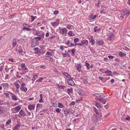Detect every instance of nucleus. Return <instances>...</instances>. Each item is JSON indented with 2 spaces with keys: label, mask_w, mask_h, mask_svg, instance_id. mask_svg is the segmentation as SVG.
Wrapping results in <instances>:
<instances>
[{
  "label": "nucleus",
  "mask_w": 130,
  "mask_h": 130,
  "mask_svg": "<svg viewBox=\"0 0 130 130\" xmlns=\"http://www.w3.org/2000/svg\"><path fill=\"white\" fill-rule=\"evenodd\" d=\"M107 36L108 37L107 38L109 40H114L115 38L114 35L111 33H108L107 34Z\"/></svg>",
  "instance_id": "1"
},
{
  "label": "nucleus",
  "mask_w": 130,
  "mask_h": 130,
  "mask_svg": "<svg viewBox=\"0 0 130 130\" xmlns=\"http://www.w3.org/2000/svg\"><path fill=\"white\" fill-rule=\"evenodd\" d=\"M38 40L37 39L33 40L31 44L32 46L34 47L37 46L38 44Z\"/></svg>",
  "instance_id": "2"
},
{
  "label": "nucleus",
  "mask_w": 130,
  "mask_h": 130,
  "mask_svg": "<svg viewBox=\"0 0 130 130\" xmlns=\"http://www.w3.org/2000/svg\"><path fill=\"white\" fill-rule=\"evenodd\" d=\"M44 58L45 59L49 60L51 62H54V61L53 59L49 56H45Z\"/></svg>",
  "instance_id": "3"
},
{
  "label": "nucleus",
  "mask_w": 130,
  "mask_h": 130,
  "mask_svg": "<svg viewBox=\"0 0 130 130\" xmlns=\"http://www.w3.org/2000/svg\"><path fill=\"white\" fill-rule=\"evenodd\" d=\"M68 83L69 85L71 86H73L75 84V83L74 81L72 80V79H68Z\"/></svg>",
  "instance_id": "4"
},
{
  "label": "nucleus",
  "mask_w": 130,
  "mask_h": 130,
  "mask_svg": "<svg viewBox=\"0 0 130 130\" xmlns=\"http://www.w3.org/2000/svg\"><path fill=\"white\" fill-rule=\"evenodd\" d=\"M93 120L94 123H96L97 122L98 116L96 115H94L93 116Z\"/></svg>",
  "instance_id": "5"
},
{
  "label": "nucleus",
  "mask_w": 130,
  "mask_h": 130,
  "mask_svg": "<svg viewBox=\"0 0 130 130\" xmlns=\"http://www.w3.org/2000/svg\"><path fill=\"white\" fill-rule=\"evenodd\" d=\"M100 94V95H99V97L100 98H102V97H105V96L104 94L103 93H96L94 94L93 95L94 96H95L97 97H98V96H97V95H99V94Z\"/></svg>",
  "instance_id": "6"
},
{
  "label": "nucleus",
  "mask_w": 130,
  "mask_h": 130,
  "mask_svg": "<svg viewBox=\"0 0 130 130\" xmlns=\"http://www.w3.org/2000/svg\"><path fill=\"white\" fill-rule=\"evenodd\" d=\"M97 16L96 15H93V14H91L89 15V20H94L95 18Z\"/></svg>",
  "instance_id": "7"
},
{
  "label": "nucleus",
  "mask_w": 130,
  "mask_h": 130,
  "mask_svg": "<svg viewBox=\"0 0 130 130\" xmlns=\"http://www.w3.org/2000/svg\"><path fill=\"white\" fill-rule=\"evenodd\" d=\"M21 69L22 70L24 71L26 70L27 68L25 67V64L24 63H21Z\"/></svg>",
  "instance_id": "8"
},
{
  "label": "nucleus",
  "mask_w": 130,
  "mask_h": 130,
  "mask_svg": "<svg viewBox=\"0 0 130 130\" xmlns=\"http://www.w3.org/2000/svg\"><path fill=\"white\" fill-rule=\"evenodd\" d=\"M88 41L86 40H82L81 43H82L83 45H88Z\"/></svg>",
  "instance_id": "9"
},
{
  "label": "nucleus",
  "mask_w": 130,
  "mask_h": 130,
  "mask_svg": "<svg viewBox=\"0 0 130 130\" xmlns=\"http://www.w3.org/2000/svg\"><path fill=\"white\" fill-rule=\"evenodd\" d=\"M77 67V70L79 72H82V71L81 70V69L82 67L81 65L79 64H77L76 66Z\"/></svg>",
  "instance_id": "10"
},
{
  "label": "nucleus",
  "mask_w": 130,
  "mask_h": 130,
  "mask_svg": "<svg viewBox=\"0 0 130 130\" xmlns=\"http://www.w3.org/2000/svg\"><path fill=\"white\" fill-rule=\"evenodd\" d=\"M60 30H62V34H67V30L66 28H63L62 29L61 28L60 29Z\"/></svg>",
  "instance_id": "11"
},
{
  "label": "nucleus",
  "mask_w": 130,
  "mask_h": 130,
  "mask_svg": "<svg viewBox=\"0 0 130 130\" xmlns=\"http://www.w3.org/2000/svg\"><path fill=\"white\" fill-rule=\"evenodd\" d=\"M112 72H111L108 70H107L106 71H105L104 73L106 74V76H110L112 75V74H111Z\"/></svg>",
  "instance_id": "12"
},
{
  "label": "nucleus",
  "mask_w": 130,
  "mask_h": 130,
  "mask_svg": "<svg viewBox=\"0 0 130 130\" xmlns=\"http://www.w3.org/2000/svg\"><path fill=\"white\" fill-rule=\"evenodd\" d=\"M99 100L100 102H101L103 104H105L106 102V100L104 98H100L99 99Z\"/></svg>",
  "instance_id": "13"
},
{
  "label": "nucleus",
  "mask_w": 130,
  "mask_h": 130,
  "mask_svg": "<svg viewBox=\"0 0 130 130\" xmlns=\"http://www.w3.org/2000/svg\"><path fill=\"white\" fill-rule=\"evenodd\" d=\"M12 44L13 47H14L17 44V40L15 38L13 39Z\"/></svg>",
  "instance_id": "14"
},
{
  "label": "nucleus",
  "mask_w": 130,
  "mask_h": 130,
  "mask_svg": "<svg viewBox=\"0 0 130 130\" xmlns=\"http://www.w3.org/2000/svg\"><path fill=\"white\" fill-rule=\"evenodd\" d=\"M43 52V50L42 49H40L39 50H38L36 52V53L40 55L41 53H42Z\"/></svg>",
  "instance_id": "15"
},
{
  "label": "nucleus",
  "mask_w": 130,
  "mask_h": 130,
  "mask_svg": "<svg viewBox=\"0 0 130 130\" xmlns=\"http://www.w3.org/2000/svg\"><path fill=\"white\" fill-rule=\"evenodd\" d=\"M19 114L21 116H24L26 115L25 113L22 110V109H21L20 110L19 112Z\"/></svg>",
  "instance_id": "16"
},
{
  "label": "nucleus",
  "mask_w": 130,
  "mask_h": 130,
  "mask_svg": "<svg viewBox=\"0 0 130 130\" xmlns=\"http://www.w3.org/2000/svg\"><path fill=\"white\" fill-rule=\"evenodd\" d=\"M89 40L90 43H91L92 44L94 45V44L95 43V41L93 39L92 36L91 38L90 39H89Z\"/></svg>",
  "instance_id": "17"
},
{
  "label": "nucleus",
  "mask_w": 130,
  "mask_h": 130,
  "mask_svg": "<svg viewBox=\"0 0 130 130\" xmlns=\"http://www.w3.org/2000/svg\"><path fill=\"white\" fill-rule=\"evenodd\" d=\"M20 127L19 124H17L14 127L13 130H18Z\"/></svg>",
  "instance_id": "18"
},
{
  "label": "nucleus",
  "mask_w": 130,
  "mask_h": 130,
  "mask_svg": "<svg viewBox=\"0 0 130 130\" xmlns=\"http://www.w3.org/2000/svg\"><path fill=\"white\" fill-rule=\"evenodd\" d=\"M64 112L66 115L67 116L70 112V111L68 109H66L64 111Z\"/></svg>",
  "instance_id": "19"
},
{
  "label": "nucleus",
  "mask_w": 130,
  "mask_h": 130,
  "mask_svg": "<svg viewBox=\"0 0 130 130\" xmlns=\"http://www.w3.org/2000/svg\"><path fill=\"white\" fill-rule=\"evenodd\" d=\"M35 106H33L31 105H30L28 106V108L30 110H32L34 109L35 108Z\"/></svg>",
  "instance_id": "20"
},
{
  "label": "nucleus",
  "mask_w": 130,
  "mask_h": 130,
  "mask_svg": "<svg viewBox=\"0 0 130 130\" xmlns=\"http://www.w3.org/2000/svg\"><path fill=\"white\" fill-rule=\"evenodd\" d=\"M73 88H71L70 89L68 88L67 89V91L68 94H69V93H71L73 92Z\"/></svg>",
  "instance_id": "21"
},
{
  "label": "nucleus",
  "mask_w": 130,
  "mask_h": 130,
  "mask_svg": "<svg viewBox=\"0 0 130 130\" xmlns=\"http://www.w3.org/2000/svg\"><path fill=\"white\" fill-rule=\"evenodd\" d=\"M12 94H13V95L11 96L12 100L14 101H17L18 100L16 96L13 95L12 93Z\"/></svg>",
  "instance_id": "22"
},
{
  "label": "nucleus",
  "mask_w": 130,
  "mask_h": 130,
  "mask_svg": "<svg viewBox=\"0 0 130 130\" xmlns=\"http://www.w3.org/2000/svg\"><path fill=\"white\" fill-rule=\"evenodd\" d=\"M78 93L80 95L84 96L85 93L84 92L82 91H80L78 92Z\"/></svg>",
  "instance_id": "23"
},
{
  "label": "nucleus",
  "mask_w": 130,
  "mask_h": 130,
  "mask_svg": "<svg viewBox=\"0 0 130 130\" xmlns=\"http://www.w3.org/2000/svg\"><path fill=\"white\" fill-rule=\"evenodd\" d=\"M21 108L20 106H18L15 107L14 108V109L15 111H18Z\"/></svg>",
  "instance_id": "24"
},
{
  "label": "nucleus",
  "mask_w": 130,
  "mask_h": 130,
  "mask_svg": "<svg viewBox=\"0 0 130 130\" xmlns=\"http://www.w3.org/2000/svg\"><path fill=\"white\" fill-rule=\"evenodd\" d=\"M119 55L121 57H124L125 55H126V54L122 53L121 52H120L119 53Z\"/></svg>",
  "instance_id": "25"
},
{
  "label": "nucleus",
  "mask_w": 130,
  "mask_h": 130,
  "mask_svg": "<svg viewBox=\"0 0 130 130\" xmlns=\"http://www.w3.org/2000/svg\"><path fill=\"white\" fill-rule=\"evenodd\" d=\"M101 2L100 1H99L98 2V3H95V5L97 7H98L99 8L100 7V5L101 4Z\"/></svg>",
  "instance_id": "26"
},
{
  "label": "nucleus",
  "mask_w": 130,
  "mask_h": 130,
  "mask_svg": "<svg viewBox=\"0 0 130 130\" xmlns=\"http://www.w3.org/2000/svg\"><path fill=\"white\" fill-rule=\"evenodd\" d=\"M79 40V39L78 38H75L74 39V41L75 44H76L77 43V42H78Z\"/></svg>",
  "instance_id": "27"
},
{
  "label": "nucleus",
  "mask_w": 130,
  "mask_h": 130,
  "mask_svg": "<svg viewBox=\"0 0 130 130\" xmlns=\"http://www.w3.org/2000/svg\"><path fill=\"white\" fill-rule=\"evenodd\" d=\"M95 105L98 109H101L102 107L98 103H96Z\"/></svg>",
  "instance_id": "28"
},
{
  "label": "nucleus",
  "mask_w": 130,
  "mask_h": 130,
  "mask_svg": "<svg viewBox=\"0 0 130 130\" xmlns=\"http://www.w3.org/2000/svg\"><path fill=\"white\" fill-rule=\"evenodd\" d=\"M14 84L16 87L17 89H18L20 87L19 84L18 82H16L14 83Z\"/></svg>",
  "instance_id": "29"
},
{
  "label": "nucleus",
  "mask_w": 130,
  "mask_h": 130,
  "mask_svg": "<svg viewBox=\"0 0 130 130\" xmlns=\"http://www.w3.org/2000/svg\"><path fill=\"white\" fill-rule=\"evenodd\" d=\"M125 15V14L124 13H123V14H120L119 15V19H123L124 18V16Z\"/></svg>",
  "instance_id": "30"
},
{
  "label": "nucleus",
  "mask_w": 130,
  "mask_h": 130,
  "mask_svg": "<svg viewBox=\"0 0 130 130\" xmlns=\"http://www.w3.org/2000/svg\"><path fill=\"white\" fill-rule=\"evenodd\" d=\"M98 27L95 26L94 27V32H96V31H99L100 30V28H97Z\"/></svg>",
  "instance_id": "31"
},
{
  "label": "nucleus",
  "mask_w": 130,
  "mask_h": 130,
  "mask_svg": "<svg viewBox=\"0 0 130 130\" xmlns=\"http://www.w3.org/2000/svg\"><path fill=\"white\" fill-rule=\"evenodd\" d=\"M21 87H20V89L22 90V89L25 88V84L24 83H23L22 85H21Z\"/></svg>",
  "instance_id": "32"
},
{
  "label": "nucleus",
  "mask_w": 130,
  "mask_h": 130,
  "mask_svg": "<svg viewBox=\"0 0 130 130\" xmlns=\"http://www.w3.org/2000/svg\"><path fill=\"white\" fill-rule=\"evenodd\" d=\"M58 88L59 89H64L66 88V87L64 86H60L58 85Z\"/></svg>",
  "instance_id": "33"
},
{
  "label": "nucleus",
  "mask_w": 130,
  "mask_h": 130,
  "mask_svg": "<svg viewBox=\"0 0 130 130\" xmlns=\"http://www.w3.org/2000/svg\"><path fill=\"white\" fill-rule=\"evenodd\" d=\"M125 13V15H126L127 16L128 15L130 14V10L128 11H127L125 13Z\"/></svg>",
  "instance_id": "34"
},
{
  "label": "nucleus",
  "mask_w": 130,
  "mask_h": 130,
  "mask_svg": "<svg viewBox=\"0 0 130 130\" xmlns=\"http://www.w3.org/2000/svg\"><path fill=\"white\" fill-rule=\"evenodd\" d=\"M1 85H3L4 86H5L6 87H8L9 86V84L7 83H3L1 84Z\"/></svg>",
  "instance_id": "35"
},
{
  "label": "nucleus",
  "mask_w": 130,
  "mask_h": 130,
  "mask_svg": "<svg viewBox=\"0 0 130 130\" xmlns=\"http://www.w3.org/2000/svg\"><path fill=\"white\" fill-rule=\"evenodd\" d=\"M46 55L50 56H52V53L49 51H47V52L46 53Z\"/></svg>",
  "instance_id": "36"
},
{
  "label": "nucleus",
  "mask_w": 130,
  "mask_h": 130,
  "mask_svg": "<svg viewBox=\"0 0 130 130\" xmlns=\"http://www.w3.org/2000/svg\"><path fill=\"white\" fill-rule=\"evenodd\" d=\"M86 66L87 67V69H90V64L88 63H87L86 64Z\"/></svg>",
  "instance_id": "37"
},
{
  "label": "nucleus",
  "mask_w": 130,
  "mask_h": 130,
  "mask_svg": "<svg viewBox=\"0 0 130 130\" xmlns=\"http://www.w3.org/2000/svg\"><path fill=\"white\" fill-rule=\"evenodd\" d=\"M73 31H70L68 33V35L71 36H72L73 35H72Z\"/></svg>",
  "instance_id": "38"
},
{
  "label": "nucleus",
  "mask_w": 130,
  "mask_h": 130,
  "mask_svg": "<svg viewBox=\"0 0 130 130\" xmlns=\"http://www.w3.org/2000/svg\"><path fill=\"white\" fill-rule=\"evenodd\" d=\"M59 11L58 10H55L54 12V14L55 15H56L59 13Z\"/></svg>",
  "instance_id": "39"
},
{
  "label": "nucleus",
  "mask_w": 130,
  "mask_h": 130,
  "mask_svg": "<svg viewBox=\"0 0 130 130\" xmlns=\"http://www.w3.org/2000/svg\"><path fill=\"white\" fill-rule=\"evenodd\" d=\"M93 108L94 110L95 113H96V114H98V112L97 109L94 107Z\"/></svg>",
  "instance_id": "40"
},
{
  "label": "nucleus",
  "mask_w": 130,
  "mask_h": 130,
  "mask_svg": "<svg viewBox=\"0 0 130 130\" xmlns=\"http://www.w3.org/2000/svg\"><path fill=\"white\" fill-rule=\"evenodd\" d=\"M11 122V120H8V121L6 122V126L7 125H8L9 124H10Z\"/></svg>",
  "instance_id": "41"
},
{
  "label": "nucleus",
  "mask_w": 130,
  "mask_h": 130,
  "mask_svg": "<svg viewBox=\"0 0 130 130\" xmlns=\"http://www.w3.org/2000/svg\"><path fill=\"white\" fill-rule=\"evenodd\" d=\"M4 94L5 95L6 97V98H9L10 96L9 95V94L8 93H6V92H4Z\"/></svg>",
  "instance_id": "42"
},
{
  "label": "nucleus",
  "mask_w": 130,
  "mask_h": 130,
  "mask_svg": "<svg viewBox=\"0 0 130 130\" xmlns=\"http://www.w3.org/2000/svg\"><path fill=\"white\" fill-rule=\"evenodd\" d=\"M58 107L60 108H62L63 107V105L60 103H58Z\"/></svg>",
  "instance_id": "43"
},
{
  "label": "nucleus",
  "mask_w": 130,
  "mask_h": 130,
  "mask_svg": "<svg viewBox=\"0 0 130 130\" xmlns=\"http://www.w3.org/2000/svg\"><path fill=\"white\" fill-rule=\"evenodd\" d=\"M23 25L24 26V27L23 28H26V27H30V26L28 25L27 24L25 23Z\"/></svg>",
  "instance_id": "44"
},
{
  "label": "nucleus",
  "mask_w": 130,
  "mask_h": 130,
  "mask_svg": "<svg viewBox=\"0 0 130 130\" xmlns=\"http://www.w3.org/2000/svg\"><path fill=\"white\" fill-rule=\"evenodd\" d=\"M43 78H39L38 80H37V81H38L39 82H42V80L43 79Z\"/></svg>",
  "instance_id": "45"
},
{
  "label": "nucleus",
  "mask_w": 130,
  "mask_h": 130,
  "mask_svg": "<svg viewBox=\"0 0 130 130\" xmlns=\"http://www.w3.org/2000/svg\"><path fill=\"white\" fill-rule=\"evenodd\" d=\"M104 43L103 41L102 40H100L99 42V44L102 45Z\"/></svg>",
  "instance_id": "46"
},
{
  "label": "nucleus",
  "mask_w": 130,
  "mask_h": 130,
  "mask_svg": "<svg viewBox=\"0 0 130 130\" xmlns=\"http://www.w3.org/2000/svg\"><path fill=\"white\" fill-rule=\"evenodd\" d=\"M61 111V109L59 108L57 109L56 110V111L58 113L60 112Z\"/></svg>",
  "instance_id": "47"
},
{
  "label": "nucleus",
  "mask_w": 130,
  "mask_h": 130,
  "mask_svg": "<svg viewBox=\"0 0 130 130\" xmlns=\"http://www.w3.org/2000/svg\"><path fill=\"white\" fill-rule=\"evenodd\" d=\"M22 91H23L25 92H26L27 90V88L25 87L23 89H22V90H21Z\"/></svg>",
  "instance_id": "48"
},
{
  "label": "nucleus",
  "mask_w": 130,
  "mask_h": 130,
  "mask_svg": "<svg viewBox=\"0 0 130 130\" xmlns=\"http://www.w3.org/2000/svg\"><path fill=\"white\" fill-rule=\"evenodd\" d=\"M64 46L63 45L61 46L60 47V49L62 51L64 50Z\"/></svg>",
  "instance_id": "49"
},
{
  "label": "nucleus",
  "mask_w": 130,
  "mask_h": 130,
  "mask_svg": "<svg viewBox=\"0 0 130 130\" xmlns=\"http://www.w3.org/2000/svg\"><path fill=\"white\" fill-rule=\"evenodd\" d=\"M75 45H76V46L77 45H79L80 46H83V45L82 43H78L76 44H75Z\"/></svg>",
  "instance_id": "50"
},
{
  "label": "nucleus",
  "mask_w": 130,
  "mask_h": 130,
  "mask_svg": "<svg viewBox=\"0 0 130 130\" xmlns=\"http://www.w3.org/2000/svg\"><path fill=\"white\" fill-rule=\"evenodd\" d=\"M75 104V102L74 101H72L71 102V103L70 104H69V105L70 106H71V105H74Z\"/></svg>",
  "instance_id": "51"
},
{
  "label": "nucleus",
  "mask_w": 130,
  "mask_h": 130,
  "mask_svg": "<svg viewBox=\"0 0 130 130\" xmlns=\"http://www.w3.org/2000/svg\"><path fill=\"white\" fill-rule=\"evenodd\" d=\"M87 79L85 78L84 79H83V82L85 83H87L88 82L87 81Z\"/></svg>",
  "instance_id": "52"
},
{
  "label": "nucleus",
  "mask_w": 130,
  "mask_h": 130,
  "mask_svg": "<svg viewBox=\"0 0 130 130\" xmlns=\"http://www.w3.org/2000/svg\"><path fill=\"white\" fill-rule=\"evenodd\" d=\"M35 39H37V40H38L39 41L41 40V38L40 37H37L35 38Z\"/></svg>",
  "instance_id": "53"
},
{
  "label": "nucleus",
  "mask_w": 130,
  "mask_h": 130,
  "mask_svg": "<svg viewBox=\"0 0 130 130\" xmlns=\"http://www.w3.org/2000/svg\"><path fill=\"white\" fill-rule=\"evenodd\" d=\"M31 21H34V20L35 19V17L34 16H31Z\"/></svg>",
  "instance_id": "54"
},
{
  "label": "nucleus",
  "mask_w": 130,
  "mask_h": 130,
  "mask_svg": "<svg viewBox=\"0 0 130 130\" xmlns=\"http://www.w3.org/2000/svg\"><path fill=\"white\" fill-rule=\"evenodd\" d=\"M19 53H22L23 52V50L22 49H20L18 50Z\"/></svg>",
  "instance_id": "55"
},
{
  "label": "nucleus",
  "mask_w": 130,
  "mask_h": 130,
  "mask_svg": "<svg viewBox=\"0 0 130 130\" xmlns=\"http://www.w3.org/2000/svg\"><path fill=\"white\" fill-rule=\"evenodd\" d=\"M108 58L110 59H112L114 58V57L111 55H109L108 56Z\"/></svg>",
  "instance_id": "56"
},
{
  "label": "nucleus",
  "mask_w": 130,
  "mask_h": 130,
  "mask_svg": "<svg viewBox=\"0 0 130 130\" xmlns=\"http://www.w3.org/2000/svg\"><path fill=\"white\" fill-rule=\"evenodd\" d=\"M56 100L54 99H51V101L53 102V103H55L56 102Z\"/></svg>",
  "instance_id": "57"
},
{
  "label": "nucleus",
  "mask_w": 130,
  "mask_h": 130,
  "mask_svg": "<svg viewBox=\"0 0 130 130\" xmlns=\"http://www.w3.org/2000/svg\"><path fill=\"white\" fill-rule=\"evenodd\" d=\"M62 54L63 55V57H67V55H66V54L62 53Z\"/></svg>",
  "instance_id": "58"
},
{
  "label": "nucleus",
  "mask_w": 130,
  "mask_h": 130,
  "mask_svg": "<svg viewBox=\"0 0 130 130\" xmlns=\"http://www.w3.org/2000/svg\"><path fill=\"white\" fill-rule=\"evenodd\" d=\"M67 77L69 79H73L71 77V76L69 75V74L68 75V76H67Z\"/></svg>",
  "instance_id": "59"
},
{
  "label": "nucleus",
  "mask_w": 130,
  "mask_h": 130,
  "mask_svg": "<svg viewBox=\"0 0 130 130\" xmlns=\"http://www.w3.org/2000/svg\"><path fill=\"white\" fill-rule=\"evenodd\" d=\"M70 41L69 40H68L67 42L66 43V44L68 45L70 44Z\"/></svg>",
  "instance_id": "60"
},
{
  "label": "nucleus",
  "mask_w": 130,
  "mask_h": 130,
  "mask_svg": "<svg viewBox=\"0 0 130 130\" xmlns=\"http://www.w3.org/2000/svg\"><path fill=\"white\" fill-rule=\"evenodd\" d=\"M90 50L91 52L94 53L95 52L94 50L93 49L90 48Z\"/></svg>",
  "instance_id": "61"
},
{
  "label": "nucleus",
  "mask_w": 130,
  "mask_h": 130,
  "mask_svg": "<svg viewBox=\"0 0 130 130\" xmlns=\"http://www.w3.org/2000/svg\"><path fill=\"white\" fill-rule=\"evenodd\" d=\"M70 112L71 114H73L75 112V111L74 110H72L70 111Z\"/></svg>",
  "instance_id": "62"
},
{
  "label": "nucleus",
  "mask_w": 130,
  "mask_h": 130,
  "mask_svg": "<svg viewBox=\"0 0 130 130\" xmlns=\"http://www.w3.org/2000/svg\"><path fill=\"white\" fill-rule=\"evenodd\" d=\"M57 22H54L52 23V24L53 26H54L56 25V23Z\"/></svg>",
  "instance_id": "63"
},
{
  "label": "nucleus",
  "mask_w": 130,
  "mask_h": 130,
  "mask_svg": "<svg viewBox=\"0 0 130 130\" xmlns=\"http://www.w3.org/2000/svg\"><path fill=\"white\" fill-rule=\"evenodd\" d=\"M99 78L102 81H103V80L104 79V78L103 77H99Z\"/></svg>",
  "instance_id": "64"
}]
</instances>
